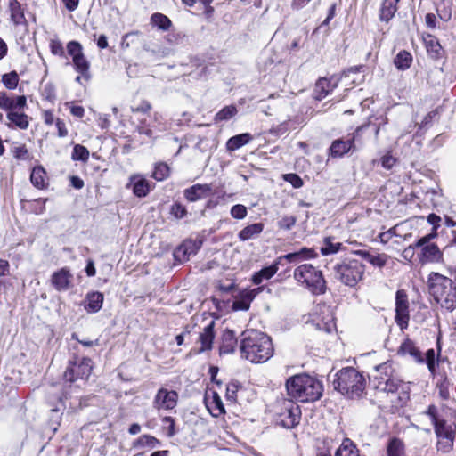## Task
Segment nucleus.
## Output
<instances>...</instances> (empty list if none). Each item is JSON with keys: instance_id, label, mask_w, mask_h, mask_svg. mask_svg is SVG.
Returning <instances> with one entry per match:
<instances>
[{"instance_id": "obj_55", "label": "nucleus", "mask_w": 456, "mask_h": 456, "mask_svg": "<svg viewBox=\"0 0 456 456\" xmlns=\"http://www.w3.org/2000/svg\"><path fill=\"white\" fill-rule=\"evenodd\" d=\"M43 95L47 101L53 102L56 98L55 86L52 83H46L44 86Z\"/></svg>"}, {"instance_id": "obj_3", "label": "nucleus", "mask_w": 456, "mask_h": 456, "mask_svg": "<svg viewBox=\"0 0 456 456\" xmlns=\"http://www.w3.org/2000/svg\"><path fill=\"white\" fill-rule=\"evenodd\" d=\"M286 389L289 400L301 403L315 402L323 392L322 383L316 378L307 374H298L286 381Z\"/></svg>"}, {"instance_id": "obj_17", "label": "nucleus", "mask_w": 456, "mask_h": 456, "mask_svg": "<svg viewBox=\"0 0 456 456\" xmlns=\"http://www.w3.org/2000/svg\"><path fill=\"white\" fill-rule=\"evenodd\" d=\"M214 338V322H211L203 329V331L200 333L199 342L200 343V347L192 348L189 354L197 355L205 351L210 350L212 348Z\"/></svg>"}, {"instance_id": "obj_23", "label": "nucleus", "mask_w": 456, "mask_h": 456, "mask_svg": "<svg viewBox=\"0 0 456 456\" xmlns=\"http://www.w3.org/2000/svg\"><path fill=\"white\" fill-rule=\"evenodd\" d=\"M424 43L427 52L432 59L437 60L443 56V48L436 37L430 34L427 35L424 37Z\"/></svg>"}, {"instance_id": "obj_59", "label": "nucleus", "mask_w": 456, "mask_h": 456, "mask_svg": "<svg viewBox=\"0 0 456 456\" xmlns=\"http://www.w3.org/2000/svg\"><path fill=\"white\" fill-rule=\"evenodd\" d=\"M379 161L384 168L389 170L394 167V165L396 162V159L391 154L387 153L380 158Z\"/></svg>"}, {"instance_id": "obj_31", "label": "nucleus", "mask_w": 456, "mask_h": 456, "mask_svg": "<svg viewBox=\"0 0 456 456\" xmlns=\"http://www.w3.org/2000/svg\"><path fill=\"white\" fill-rule=\"evenodd\" d=\"M72 63L76 72L80 74L84 77V79H90V62L88 61L84 53L81 54L79 57H77L74 60H72Z\"/></svg>"}, {"instance_id": "obj_26", "label": "nucleus", "mask_w": 456, "mask_h": 456, "mask_svg": "<svg viewBox=\"0 0 456 456\" xmlns=\"http://www.w3.org/2000/svg\"><path fill=\"white\" fill-rule=\"evenodd\" d=\"M103 294L98 291L90 292L86 297L85 309L89 313H97L102 306Z\"/></svg>"}, {"instance_id": "obj_57", "label": "nucleus", "mask_w": 456, "mask_h": 456, "mask_svg": "<svg viewBox=\"0 0 456 456\" xmlns=\"http://www.w3.org/2000/svg\"><path fill=\"white\" fill-rule=\"evenodd\" d=\"M318 253L312 248H302L298 252H292L283 255L282 256H317Z\"/></svg>"}, {"instance_id": "obj_7", "label": "nucleus", "mask_w": 456, "mask_h": 456, "mask_svg": "<svg viewBox=\"0 0 456 456\" xmlns=\"http://www.w3.org/2000/svg\"><path fill=\"white\" fill-rule=\"evenodd\" d=\"M336 277L345 285L354 287L361 280L363 273V265L356 258H346V260L337 265Z\"/></svg>"}, {"instance_id": "obj_38", "label": "nucleus", "mask_w": 456, "mask_h": 456, "mask_svg": "<svg viewBox=\"0 0 456 456\" xmlns=\"http://www.w3.org/2000/svg\"><path fill=\"white\" fill-rule=\"evenodd\" d=\"M170 175V167L165 162H158L154 166V169L151 175V177H153L157 181H164L166 180Z\"/></svg>"}, {"instance_id": "obj_1", "label": "nucleus", "mask_w": 456, "mask_h": 456, "mask_svg": "<svg viewBox=\"0 0 456 456\" xmlns=\"http://www.w3.org/2000/svg\"><path fill=\"white\" fill-rule=\"evenodd\" d=\"M390 362L375 366L372 374L374 387L386 393L395 408L402 407L409 400V387L395 375Z\"/></svg>"}, {"instance_id": "obj_52", "label": "nucleus", "mask_w": 456, "mask_h": 456, "mask_svg": "<svg viewBox=\"0 0 456 456\" xmlns=\"http://www.w3.org/2000/svg\"><path fill=\"white\" fill-rule=\"evenodd\" d=\"M231 216L235 219H243L247 214V208L242 204H236L231 208Z\"/></svg>"}, {"instance_id": "obj_51", "label": "nucleus", "mask_w": 456, "mask_h": 456, "mask_svg": "<svg viewBox=\"0 0 456 456\" xmlns=\"http://www.w3.org/2000/svg\"><path fill=\"white\" fill-rule=\"evenodd\" d=\"M283 179L296 189L301 188L304 184L302 178L295 173L285 174Z\"/></svg>"}, {"instance_id": "obj_22", "label": "nucleus", "mask_w": 456, "mask_h": 456, "mask_svg": "<svg viewBox=\"0 0 456 456\" xmlns=\"http://www.w3.org/2000/svg\"><path fill=\"white\" fill-rule=\"evenodd\" d=\"M398 354L402 355H410L417 362H423L424 359L421 355V352L416 347L413 341L406 338L400 346Z\"/></svg>"}, {"instance_id": "obj_37", "label": "nucleus", "mask_w": 456, "mask_h": 456, "mask_svg": "<svg viewBox=\"0 0 456 456\" xmlns=\"http://www.w3.org/2000/svg\"><path fill=\"white\" fill-rule=\"evenodd\" d=\"M276 272L277 266L275 265L264 267L253 275L252 281L255 284H260L263 281L272 278L276 273Z\"/></svg>"}, {"instance_id": "obj_13", "label": "nucleus", "mask_w": 456, "mask_h": 456, "mask_svg": "<svg viewBox=\"0 0 456 456\" xmlns=\"http://www.w3.org/2000/svg\"><path fill=\"white\" fill-rule=\"evenodd\" d=\"M28 107L26 95H15L5 91L0 92V109L6 114L15 110H24Z\"/></svg>"}, {"instance_id": "obj_53", "label": "nucleus", "mask_w": 456, "mask_h": 456, "mask_svg": "<svg viewBox=\"0 0 456 456\" xmlns=\"http://www.w3.org/2000/svg\"><path fill=\"white\" fill-rule=\"evenodd\" d=\"M50 50L53 55H56L59 57L65 56V51H64L62 43L58 39H52L50 41Z\"/></svg>"}, {"instance_id": "obj_16", "label": "nucleus", "mask_w": 456, "mask_h": 456, "mask_svg": "<svg viewBox=\"0 0 456 456\" xmlns=\"http://www.w3.org/2000/svg\"><path fill=\"white\" fill-rule=\"evenodd\" d=\"M212 194V186L208 183H196L183 191V197L189 202L200 200Z\"/></svg>"}, {"instance_id": "obj_54", "label": "nucleus", "mask_w": 456, "mask_h": 456, "mask_svg": "<svg viewBox=\"0 0 456 456\" xmlns=\"http://www.w3.org/2000/svg\"><path fill=\"white\" fill-rule=\"evenodd\" d=\"M239 383L238 382H230L226 386V399L234 402L236 400L237 392L239 389Z\"/></svg>"}, {"instance_id": "obj_39", "label": "nucleus", "mask_w": 456, "mask_h": 456, "mask_svg": "<svg viewBox=\"0 0 456 456\" xmlns=\"http://www.w3.org/2000/svg\"><path fill=\"white\" fill-rule=\"evenodd\" d=\"M435 432L437 438L443 437H454V431L451 425H448L445 420H441L434 424Z\"/></svg>"}, {"instance_id": "obj_11", "label": "nucleus", "mask_w": 456, "mask_h": 456, "mask_svg": "<svg viewBox=\"0 0 456 456\" xmlns=\"http://www.w3.org/2000/svg\"><path fill=\"white\" fill-rule=\"evenodd\" d=\"M301 411L292 400H283L276 421L286 428H292L299 423Z\"/></svg>"}, {"instance_id": "obj_50", "label": "nucleus", "mask_w": 456, "mask_h": 456, "mask_svg": "<svg viewBox=\"0 0 456 456\" xmlns=\"http://www.w3.org/2000/svg\"><path fill=\"white\" fill-rule=\"evenodd\" d=\"M454 437H443L438 438L437 441V449L443 452H448L452 450L453 446Z\"/></svg>"}, {"instance_id": "obj_46", "label": "nucleus", "mask_w": 456, "mask_h": 456, "mask_svg": "<svg viewBox=\"0 0 456 456\" xmlns=\"http://www.w3.org/2000/svg\"><path fill=\"white\" fill-rule=\"evenodd\" d=\"M159 444V441L151 435H142L135 442V445L140 447L155 448Z\"/></svg>"}, {"instance_id": "obj_10", "label": "nucleus", "mask_w": 456, "mask_h": 456, "mask_svg": "<svg viewBox=\"0 0 456 456\" xmlns=\"http://www.w3.org/2000/svg\"><path fill=\"white\" fill-rule=\"evenodd\" d=\"M312 322L317 330L330 333L335 330V318L333 310L326 304L316 305L311 314Z\"/></svg>"}, {"instance_id": "obj_47", "label": "nucleus", "mask_w": 456, "mask_h": 456, "mask_svg": "<svg viewBox=\"0 0 456 456\" xmlns=\"http://www.w3.org/2000/svg\"><path fill=\"white\" fill-rule=\"evenodd\" d=\"M66 48L68 54L72 58V60L84 53L82 45L76 40L69 41L67 44Z\"/></svg>"}, {"instance_id": "obj_41", "label": "nucleus", "mask_w": 456, "mask_h": 456, "mask_svg": "<svg viewBox=\"0 0 456 456\" xmlns=\"http://www.w3.org/2000/svg\"><path fill=\"white\" fill-rule=\"evenodd\" d=\"M71 159L74 161L86 162L89 159V151L81 144H75L71 153Z\"/></svg>"}, {"instance_id": "obj_49", "label": "nucleus", "mask_w": 456, "mask_h": 456, "mask_svg": "<svg viewBox=\"0 0 456 456\" xmlns=\"http://www.w3.org/2000/svg\"><path fill=\"white\" fill-rule=\"evenodd\" d=\"M170 213L177 219H182L186 216L187 209L185 206H183L180 202H175L171 206Z\"/></svg>"}, {"instance_id": "obj_32", "label": "nucleus", "mask_w": 456, "mask_h": 456, "mask_svg": "<svg viewBox=\"0 0 456 456\" xmlns=\"http://www.w3.org/2000/svg\"><path fill=\"white\" fill-rule=\"evenodd\" d=\"M264 229V224L262 223H255L252 224H249L246 227H244L240 232H239V238L241 240H248L250 239L255 238L258 234L262 232Z\"/></svg>"}, {"instance_id": "obj_45", "label": "nucleus", "mask_w": 456, "mask_h": 456, "mask_svg": "<svg viewBox=\"0 0 456 456\" xmlns=\"http://www.w3.org/2000/svg\"><path fill=\"white\" fill-rule=\"evenodd\" d=\"M387 456H403V444L399 439L394 438L389 442Z\"/></svg>"}, {"instance_id": "obj_36", "label": "nucleus", "mask_w": 456, "mask_h": 456, "mask_svg": "<svg viewBox=\"0 0 456 456\" xmlns=\"http://www.w3.org/2000/svg\"><path fill=\"white\" fill-rule=\"evenodd\" d=\"M335 456H359L358 450L353 442L346 438L341 445L337 449Z\"/></svg>"}, {"instance_id": "obj_25", "label": "nucleus", "mask_w": 456, "mask_h": 456, "mask_svg": "<svg viewBox=\"0 0 456 456\" xmlns=\"http://www.w3.org/2000/svg\"><path fill=\"white\" fill-rule=\"evenodd\" d=\"M9 9L11 12V20L14 25H27L24 10L18 0H9Z\"/></svg>"}, {"instance_id": "obj_33", "label": "nucleus", "mask_w": 456, "mask_h": 456, "mask_svg": "<svg viewBox=\"0 0 456 456\" xmlns=\"http://www.w3.org/2000/svg\"><path fill=\"white\" fill-rule=\"evenodd\" d=\"M45 179L46 173L42 167H36L32 169L30 175V181L35 187L38 189L45 188L46 184Z\"/></svg>"}, {"instance_id": "obj_14", "label": "nucleus", "mask_w": 456, "mask_h": 456, "mask_svg": "<svg viewBox=\"0 0 456 456\" xmlns=\"http://www.w3.org/2000/svg\"><path fill=\"white\" fill-rule=\"evenodd\" d=\"M407 295L403 290H398L395 297V322L401 330L406 329L409 322Z\"/></svg>"}, {"instance_id": "obj_12", "label": "nucleus", "mask_w": 456, "mask_h": 456, "mask_svg": "<svg viewBox=\"0 0 456 456\" xmlns=\"http://www.w3.org/2000/svg\"><path fill=\"white\" fill-rule=\"evenodd\" d=\"M370 126V123L362 125L355 129L353 136L348 135L347 138H339L333 141L330 147V155L332 158H341L351 150H354L355 139Z\"/></svg>"}, {"instance_id": "obj_19", "label": "nucleus", "mask_w": 456, "mask_h": 456, "mask_svg": "<svg viewBox=\"0 0 456 456\" xmlns=\"http://www.w3.org/2000/svg\"><path fill=\"white\" fill-rule=\"evenodd\" d=\"M6 118L9 123L6 126L11 128H18L20 130H26L29 126L30 118L24 112V110H15L8 112Z\"/></svg>"}, {"instance_id": "obj_5", "label": "nucleus", "mask_w": 456, "mask_h": 456, "mask_svg": "<svg viewBox=\"0 0 456 456\" xmlns=\"http://www.w3.org/2000/svg\"><path fill=\"white\" fill-rule=\"evenodd\" d=\"M332 383L336 390L350 399L360 398L366 387L363 375L353 367L338 370Z\"/></svg>"}, {"instance_id": "obj_63", "label": "nucleus", "mask_w": 456, "mask_h": 456, "mask_svg": "<svg viewBox=\"0 0 456 456\" xmlns=\"http://www.w3.org/2000/svg\"><path fill=\"white\" fill-rule=\"evenodd\" d=\"M426 414L430 418L433 425L442 420L438 418L437 408L433 404L428 406Z\"/></svg>"}, {"instance_id": "obj_15", "label": "nucleus", "mask_w": 456, "mask_h": 456, "mask_svg": "<svg viewBox=\"0 0 456 456\" xmlns=\"http://www.w3.org/2000/svg\"><path fill=\"white\" fill-rule=\"evenodd\" d=\"M177 401L178 394L175 391L160 388L153 399V406L157 410H172L176 406Z\"/></svg>"}, {"instance_id": "obj_30", "label": "nucleus", "mask_w": 456, "mask_h": 456, "mask_svg": "<svg viewBox=\"0 0 456 456\" xmlns=\"http://www.w3.org/2000/svg\"><path fill=\"white\" fill-rule=\"evenodd\" d=\"M336 86V84L331 86L330 80L327 78H320L316 84L314 88V99L317 101H321L325 98L330 92L333 90Z\"/></svg>"}, {"instance_id": "obj_2", "label": "nucleus", "mask_w": 456, "mask_h": 456, "mask_svg": "<svg viewBox=\"0 0 456 456\" xmlns=\"http://www.w3.org/2000/svg\"><path fill=\"white\" fill-rule=\"evenodd\" d=\"M240 350L241 357L253 363L265 362L273 354L271 338L257 330L242 332Z\"/></svg>"}, {"instance_id": "obj_24", "label": "nucleus", "mask_w": 456, "mask_h": 456, "mask_svg": "<svg viewBox=\"0 0 456 456\" xmlns=\"http://www.w3.org/2000/svg\"><path fill=\"white\" fill-rule=\"evenodd\" d=\"M256 297L254 290H243L240 293L239 297L235 298L232 303V309L235 311H246L249 308L250 303Z\"/></svg>"}, {"instance_id": "obj_61", "label": "nucleus", "mask_w": 456, "mask_h": 456, "mask_svg": "<svg viewBox=\"0 0 456 456\" xmlns=\"http://www.w3.org/2000/svg\"><path fill=\"white\" fill-rule=\"evenodd\" d=\"M296 224L294 216H284L279 222V226L281 229L290 230Z\"/></svg>"}, {"instance_id": "obj_4", "label": "nucleus", "mask_w": 456, "mask_h": 456, "mask_svg": "<svg viewBox=\"0 0 456 456\" xmlns=\"http://www.w3.org/2000/svg\"><path fill=\"white\" fill-rule=\"evenodd\" d=\"M428 291L443 308L452 311L456 307V283L438 273L428 277Z\"/></svg>"}, {"instance_id": "obj_58", "label": "nucleus", "mask_w": 456, "mask_h": 456, "mask_svg": "<svg viewBox=\"0 0 456 456\" xmlns=\"http://www.w3.org/2000/svg\"><path fill=\"white\" fill-rule=\"evenodd\" d=\"M289 122H290V120L284 121V122L279 124L277 126L272 127L270 129V133L273 134L278 135V136H281V135L286 134L289 129Z\"/></svg>"}, {"instance_id": "obj_56", "label": "nucleus", "mask_w": 456, "mask_h": 456, "mask_svg": "<svg viewBox=\"0 0 456 456\" xmlns=\"http://www.w3.org/2000/svg\"><path fill=\"white\" fill-rule=\"evenodd\" d=\"M450 387H451V383L450 381L447 379V378H445L439 385H438V389H439V395L440 396L444 399V400H447L449 399L450 397Z\"/></svg>"}, {"instance_id": "obj_60", "label": "nucleus", "mask_w": 456, "mask_h": 456, "mask_svg": "<svg viewBox=\"0 0 456 456\" xmlns=\"http://www.w3.org/2000/svg\"><path fill=\"white\" fill-rule=\"evenodd\" d=\"M14 158L21 160H26L28 159V151L25 145H20L15 147L13 150Z\"/></svg>"}, {"instance_id": "obj_28", "label": "nucleus", "mask_w": 456, "mask_h": 456, "mask_svg": "<svg viewBox=\"0 0 456 456\" xmlns=\"http://www.w3.org/2000/svg\"><path fill=\"white\" fill-rule=\"evenodd\" d=\"M249 133H243L231 137L226 142L228 151H235L242 146L248 144L252 140Z\"/></svg>"}, {"instance_id": "obj_44", "label": "nucleus", "mask_w": 456, "mask_h": 456, "mask_svg": "<svg viewBox=\"0 0 456 456\" xmlns=\"http://www.w3.org/2000/svg\"><path fill=\"white\" fill-rule=\"evenodd\" d=\"M237 114V108L234 105H228L221 109L216 114V121H226Z\"/></svg>"}, {"instance_id": "obj_64", "label": "nucleus", "mask_w": 456, "mask_h": 456, "mask_svg": "<svg viewBox=\"0 0 456 456\" xmlns=\"http://www.w3.org/2000/svg\"><path fill=\"white\" fill-rule=\"evenodd\" d=\"M426 362L431 372L435 370V352L433 349H429L426 353Z\"/></svg>"}, {"instance_id": "obj_8", "label": "nucleus", "mask_w": 456, "mask_h": 456, "mask_svg": "<svg viewBox=\"0 0 456 456\" xmlns=\"http://www.w3.org/2000/svg\"><path fill=\"white\" fill-rule=\"evenodd\" d=\"M427 220L433 226L432 232L419 239L415 246L421 248L420 256H441L436 244L430 242L437 235L436 230L440 226L441 217L435 213H431L428 216Z\"/></svg>"}, {"instance_id": "obj_34", "label": "nucleus", "mask_w": 456, "mask_h": 456, "mask_svg": "<svg viewBox=\"0 0 456 456\" xmlns=\"http://www.w3.org/2000/svg\"><path fill=\"white\" fill-rule=\"evenodd\" d=\"M411 62L412 56L409 52L405 50L400 51L394 59L395 66L400 70H405L409 69L411 65Z\"/></svg>"}, {"instance_id": "obj_35", "label": "nucleus", "mask_w": 456, "mask_h": 456, "mask_svg": "<svg viewBox=\"0 0 456 456\" xmlns=\"http://www.w3.org/2000/svg\"><path fill=\"white\" fill-rule=\"evenodd\" d=\"M151 23L162 31H167L172 26L171 20L160 12H155L151 15Z\"/></svg>"}, {"instance_id": "obj_20", "label": "nucleus", "mask_w": 456, "mask_h": 456, "mask_svg": "<svg viewBox=\"0 0 456 456\" xmlns=\"http://www.w3.org/2000/svg\"><path fill=\"white\" fill-rule=\"evenodd\" d=\"M201 240L187 239L183 241L174 251L173 256H191L198 253L201 248Z\"/></svg>"}, {"instance_id": "obj_6", "label": "nucleus", "mask_w": 456, "mask_h": 456, "mask_svg": "<svg viewBox=\"0 0 456 456\" xmlns=\"http://www.w3.org/2000/svg\"><path fill=\"white\" fill-rule=\"evenodd\" d=\"M295 279L314 295L323 294L326 282L321 271L311 265H301L294 271Z\"/></svg>"}, {"instance_id": "obj_40", "label": "nucleus", "mask_w": 456, "mask_h": 456, "mask_svg": "<svg viewBox=\"0 0 456 456\" xmlns=\"http://www.w3.org/2000/svg\"><path fill=\"white\" fill-rule=\"evenodd\" d=\"M342 243L333 242L330 238H326L323 245L320 248V251L323 256L336 254L340 251Z\"/></svg>"}, {"instance_id": "obj_42", "label": "nucleus", "mask_w": 456, "mask_h": 456, "mask_svg": "<svg viewBox=\"0 0 456 456\" xmlns=\"http://www.w3.org/2000/svg\"><path fill=\"white\" fill-rule=\"evenodd\" d=\"M19 80V75L14 70L2 76V83L8 90H14L18 86Z\"/></svg>"}, {"instance_id": "obj_48", "label": "nucleus", "mask_w": 456, "mask_h": 456, "mask_svg": "<svg viewBox=\"0 0 456 456\" xmlns=\"http://www.w3.org/2000/svg\"><path fill=\"white\" fill-rule=\"evenodd\" d=\"M339 252H343L345 255H355L357 256H371L366 250L354 249L351 247V243H347L346 245L342 243Z\"/></svg>"}, {"instance_id": "obj_43", "label": "nucleus", "mask_w": 456, "mask_h": 456, "mask_svg": "<svg viewBox=\"0 0 456 456\" xmlns=\"http://www.w3.org/2000/svg\"><path fill=\"white\" fill-rule=\"evenodd\" d=\"M208 410L210 413L215 417H218L221 414L224 413V403L222 402L221 397L216 393H214L213 395V400L210 403Z\"/></svg>"}, {"instance_id": "obj_18", "label": "nucleus", "mask_w": 456, "mask_h": 456, "mask_svg": "<svg viewBox=\"0 0 456 456\" xmlns=\"http://www.w3.org/2000/svg\"><path fill=\"white\" fill-rule=\"evenodd\" d=\"M126 187L131 188L133 193L138 198L146 197L150 192V184L148 180L140 175H131Z\"/></svg>"}, {"instance_id": "obj_9", "label": "nucleus", "mask_w": 456, "mask_h": 456, "mask_svg": "<svg viewBox=\"0 0 456 456\" xmlns=\"http://www.w3.org/2000/svg\"><path fill=\"white\" fill-rule=\"evenodd\" d=\"M92 369L93 365L90 358L84 357L80 359L77 357L69 362L64 372V379L70 383L79 380L85 383L91 375Z\"/></svg>"}, {"instance_id": "obj_62", "label": "nucleus", "mask_w": 456, "mask_h": 456, "mask_svg": "<svg viewBox=\"0 0 456 456\" xmlns=\"http://www.w3.org/2000/svg\"><path fill=\"white\" fill-rule=\"evenodd\" d=\"M137 131L139 134H144L149 138H151L154 135L153 129L150 127V126L147 125L145 121L141 122V124L137 126Z\"/></svg>"}, {"instance_id": "obj_21", "label": "nucleus", "mask_w": 456, "mask_h": 456, "mask_svg": "<svg viewBox=\"0 0 456 456\" xmlns=\"http://www.w3.org/2000/svg\"><path fill=\"white\" fill-rule=\"evenodd\" d=\"M72 278L69 271L62 268L52 275V284L58 291H64L71 287Z\"/></svg>"}, {"instance_id": "obj_29", "label": "nucleus", "mask_w": 456, "mask_h": 456, "mask_svg": "<svg viewBox=\"0 0 456 456\" xmlns=\"http://www.w3.org/2000/svg\"><path fill=\"white\" fill-rule=\"evenodd\" d=\"M237 339L234 332L232 330H225L222 336V344L220 346V354H228L234 351Z\"/></svg>"}, {"instance_id": "obj_27", "label": "nucleus", "mask_w": 456, "mask_h": 456, "mask_svg": "<svg viewBox=\"0 0 456 456\" xmlns=\"http://www.w3.org/2000/svg\"><path fill=\"white\" fill-rule=\"evenodd\" d=\"M400 0H383L379 11V20L386 23L389 22L397 11V4Z\"/></svg>"}]
</instances>
